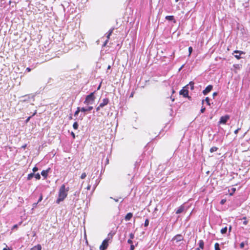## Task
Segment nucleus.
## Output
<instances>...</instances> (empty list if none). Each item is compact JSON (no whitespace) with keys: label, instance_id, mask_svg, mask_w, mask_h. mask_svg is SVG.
I'll list each match as a JSON object with an SVG mask.
<instances>
[{"label":"nucleus","instance_id":"62","mask_svg":"<svg viewBox=\"0 0 250 250\" xmlns=\"http://www.w3.org/2000/svg\"><path fill=\"white\" fill-rule=\"evenodd\" d=\"M90 187H91V186H88L87 187V189H90Z\"/></svg>","mask_w":250,"mask_h":250},{"label":"nucleus","instance_id":"43","mask_svg":"<svg viewBox=\"0 0 250 250\" xmlns=\"http://www.w3.org/2000/svg\"><path fill=\"white\" fill-rule=\"evenodd\" d=\"M135 249V246L133 244L130 245V250H134Z\"/></svg>","mask_w":250,"mask_h":250},{"label":"nucleus","instance_id":"14","mask_svg":"<svg viewBox=\"0 0 250 250\" xmlns=\"http://www.w3.org/2000/svg\"><path fill=\"white\" fill-rule=\"evenodd\" d=\"M194 83L193 82H190L189 84L187 85L185 88H189V86L190 87V89L192 90H193L194 89Z\"/></svg>","mask_w":250,"mask_h":250},{"label":"nucleus","instance_id":"38","mask_svg":"<svg viewBox=\"0 0 250 250\" xmlns=\"http://www.w3.org/2000/svg\"><path fill=\"white\" fill-rule=\"evenodd\" d=\"M192 50L193 49L192 47L190 46L188 47L189 55H190L191 54Z\"/></svg>","mask_w":250,"mask_h":250},{"label":"nucleus","instance_id":"48","mask_svg":"<svg viewBox=\"0 0 250 250\" xmlns=\"http://www.w3.org/2000/svg\"><path fill=\"white\" fill-rule=\"evenodd\" d=\"M240 130V128H238L237 129H236L235 131H234V133L235 134H237L238 132V131Z\"/></svg>","mask_w":250,"mask_h":250},{"label":"nucleus","instance_id":"16","mask_svg":"<svg viewBox=\"0 0 250 250\" xmlns=\"http://www.w3.org/2000/svg\"><path fill=\"white\" fill-rule=\"evenodd\" d=\"M42 246L41 245L38 244L37 246H34L32 248H31L30 250H41Z\"/></svg>","mask_w":250,"mask_h":250},{"label":"nucleus","instance_id":"45","mask_svg":"<svg viewBox=\"0 0 250 250\" xmlns=\"http://www.w3.org/2000/svg\"><path fill=\"white\" fill-rule=\"evenodd\" d=\"M226 200H225V199H222V200H221V202H220V204H221V205H223V204H225V203L226 202Z\"/></svg>","mask_w":250,"mask_h":250},{"label":"nucleus","instance_id":"50","mask_svg":"<svg viewBox=\"0 0 250 250\" xmlns=\"http://www.w3.org/2000/svg\"><path fill=\"white\" fill-rule=\"evenodd\" d=\"M110 199H113L115 202H118L119 201V199H116V198H113L112 197H110Z\"/></svg>","mask_w":250,"mask_h":250},{"label":"nucleus","instance_id":"12","mask_svg":"<svg viewBox=\"0 0 250 250\" xmlns=\"http://www.w3.org/2000/svg\"><path fill=\"white\" fill-rule=\"evenodd\" d=\"M92 109H93V107L92 106H88L87 108L82 107V108H81V112H86V111H91Z\"/></svg>","mask_w":250,"mask_h":250},{"label":"nucleus","instance_id":"1","mask_svg":"<svg viewBox=\"0 0 250 250\" xmlns=\"http://www.w3.org/2000/svg\"><path fill=\"white\" fill-rule=\"evenodd\" d=\"M69 190V187L65 188L64 184H62L60 187L59 191L58 197L56 200V203L59 204L61 202L63 201L67 196V192Z\"/></svg>","mask_w":250,"mask_h":250},{"label":"nucleus","instance_id":"19","mask_svg":"<svg viewBox=\"0 0 250 250\" xmlns=\"http://www.w3.org/2000/svg\"><path fill=\"white\" fill-rule=\"evenodd\" d=\"M36 113H37V111L36 110V111L34 112V113L33 114V115H32V116L28 117L26 119V120L25 121V123H28V122H29V121H30V119L32 118V117H33V116H35V115L36 114Z\"/></svg>","mask_w":250,"mask_h":250},{"label":"nucleus","instance_id":"30","mask_svg":"<svg viewBox=\"0 0 250 250\" xmlns=\"http://www.w3.org/2000/svg\"><path fill=\"white\" fill-rule=\"evenodd\" d=\"M205 101L206 102V103L208 105H210V99L208 97H206Z\"/></svg>","mask_w":250,"mask_h":250},{"label":"nucleus","instance_id":"56","mask_svg":"<svg viewBox=\"0 0 250 250\" xmlns=\"http://www.w3.org/2000/svg\"><path fill=\"white\" fill-rule=\"evenodd\" d=\"M183 67L184 65H182L181 67L179 69V71H180L183 68Z\"/></svg>","mask_w":250,"mask_h":250},{"label":"nucleus","instance_id":"51","mask_svg":"<svg viewBox=\"0 0 250 250\" xmlns=\"http://www.w3.org/2000/svg\"><path fill=\"white\" fill-rule=\"evenodd\" d=\"M84 114L82 115V114L79 116V119H80L81 120H83V117L84 116Z\"/></svg>","mask_w":250,"mask_h":250},{"label":"nucleus","instance_id":"15","mask_svg":"<svg viewBox=\"0 0 250 250\" xmlns=\"http://www.w3.org/2000/svg\"><path fill=\"white\" fill-rule=\"evenodd\" d=\"M184 210V207L183 206H180L176 211V214H180L182 213Z\"/></svg>","mask_w":250,"mask_h":250},{"label":"nucleus","instance_id":"33","mask_svg":"<svg viewBox=\"0 0 250 250\" xmlns=\"http://www.w3.org/2000/svg\"><path fill=\"white\" fill-rule=\"evenodd\" d=\"M114 29V28L110 29L109 30L108 33V34H108V35H109V36H111V34H112V33H113V31Z\"/></svg>","mask_w":250,"mask_h":250},{"label":"nucleus","instance_id":"17","mask_svg":"<svg viewBox=\"0 0 250 250\" xmlns=\"http://www.w3.org/2000/svg\"><path fill=\"white\" fill-rule=\"evenodd\" d=\"M199 248L201 249H204V242L203 240H200L199 241Z\"/></svg>","mask_w":250,"mask_h":250},{"label":"nucleus","instance_id":"7","mask_svg":"<svg viewBox=\"0 0 250 250\" xmlns=\"http://www.w3.org/2000/svg\"><path fill=\"white\" fill-rule=\"evenodd\" d=\"M213 88L212 85H208L206 88L203 91V93L204 95H207Z\"/></svg>","mask_w":250,"mask_h":250},{"label":"nucleus","instance_id":"36","mask_svg":"<svg viewBox=\"0 0 250 250\" xmlns=\"http://www.w3.org/2000/svg\"><path fill=\"white\" fill-rule=\"evenodd\" d=\"M205 110H206L205 107H204L203 106H202V107L200 110L201 113H203L205 111Z\"/></svg>","mask_w":250,"mask_h":250},{"label":"nucleus","instance_id":"63","mask_svg":"<svg viewBox=\"0 0 250 250\" xmlns=\"http://www.w3.org/2000/svg\"><path fill=\"white\" fill-rule=\"evenodd\" d=\"M111 68V66L110 65H108V67H107V69H110Z\"/></svg>","mask_w":250,"mask_h":250},{"label":"nucleus","instance_id":"44","mask_svg":"<svg viewBox=\"0 0 250 250\" xmlns=\"http://www.w3.org/2000/svg\"><path fill=\"white\" fill-rule=\"evenodd\" d=\"M127 243L130 245H132V243H133V241L132 240V239H129L128 240H127Z\"/></svg>","mask_w":250,"mask_h":250},{"label":"nucleus","instance_id":"22","mask_svg":"<svg viewBox=\"0 0 250 250\" xmlns=\"http://www.w3.org/2000/svg\"><path fill=\"white\" fill-rule=\"evenodd\" d=\"M34 176V173H31L28 175L27 180H30Z\"/></svg>","mask_w":250,"mask_h":250},{"label":"nucleus","instance_id":"28","mask_svg":"<svg viewBox=\"0 0 250 250\" xmlns=\"http://www.w3.org/2000/svg\"><path fill=\"white\" fill-rule=\"evenodd\" d=\"M242 220H244V222H243V224L245 225H247L248 223V221L247 220V217L246 216H244L242 218Z\"/></svg>","mask_w":250,"mask_h":250},{"label":"nucleus","instance_id":"58","mask_svg":"<svg viewBox=\"0 0 250 250\" xmlns=\"http://www.w3.org/2000/svg\"><path fill=\"white\" fill-rule=\"evenodd\" d=\"M231 230V226H230L229 227V232H230Z\"/></svg>","mask_w":250,"mask_h":250},{"label":"nucleus","instance_id":"35","mask_svg":"<svg viewBox=\"0 0 250 250\" xmlns=\"http://www.w3.org/2000/svg\"><path fill=\"white\" fill-rule=\"evenodd\" d=\"M113 234H111V233H109L108 234V236L107 238H108L109 241L112 238Z\"/></svg>","mask_w":250,"mask_h":250},{"label":"nucleus","instance_id":"39","mask_svg":"<svg viewBox=\"0 0 250 250\" xmlns=\"http://www.w3.org/2000/svg\"><path fill=\"white\" fill-rule=\"evenodd\" d=\"M32 170L33 171V173H35L38 170V168L37 167H34Z\"/></svg>","mask_w":250,"mask_h":250},{"label":"nucleus","instance_id":"64","mask_svg":"<svg viewBox=\"0 0 250 250\" xmlns=\"http://www.w3.org/2000/svg\"><path fill=\"white\" fill-rule=\"evenodd\" d=\"M195 250H200V248H197L195 249Z\"/></svg>","mask_w":250,"mask_h":250},{"label":"nucleus","instance_id":"4","mask_svg":"<svg viewBox=\"0 0 250 250\" xmlns=\"http://www.w3.org/2000/svg\"><path fill=\"white\" fill-rule=\"evenodd\" d=\"M184 240V237L181 234H177L175 236H174L171 239V241H175L176 243H178L181 241H183Z\"/></svg>","mask_w":250,"mask_h":250},{"label":"nucleus","instance_id":"37","mask_svg":"<svg viewBox=\"0 0 250 250\" xmlns=\"http://www.w3.org/2000/svg\"><path fill=\"white\" fill-rule=\"evenodd\" d=\"M129 239H133L134 238V234L133 233H130L129 234Z\"/></svg>","mask_w":250,"mask_h":250},{"label":"nucleus","instance_id":"40","mask_svg":"<svg viewBox=\"0 0 250 250\" xmlns=\"http://www.w3.org/2000/svg\"><path fill=\"white\" fill-rule=\"evenodd\" d=\"M244 246H245V243L244 242L241 243L240 244V247L241 249L244 248Z\"/></svg>","mask_w":250,"mask_h":250},{"label":"nucleus","instance_id":"52","mask_svg":"<svg viewBox=\"0 0 250 250\" xmlns=\"http://www.w3.org/2000/svg\"><path fill=\"white\" fill-rule=\"evenodd\" d=\"M101 108H103V107H100V105H99L98 107H97V108H96V111H99Z\"/></svg>","mask_w":250,"mask_h":250},{"label":"nucleus","instance_id":"11","mask_svg":"<svg viewBox=\"0 0 250 250\" xmlns=\"http://www.w3.org/2000/svg\"><path fill=\"white\" fill-rule=\"evenodd\" d=\"M165 19L168 21H173V23H175L176 22L173 16H167L165 17Z\"/></svg>","mask_w":250,"mask_h":250},{"label":"nucleus","instance_id":"41","mask_svg":"<svg viewBox=\"0 0 250 250\" xmlns=\"http://www.w3.org/2000/svg\"><path fill=\"white\" fill-rule=\"evenodd\" d=\"M42 200V195L41 194L40 195L39 199H38V201L37 202L39 203V202H41Z\"/></svg>","mask_w":250,"mask_h":250},{"label":"nucleus","instance_id":"54","mask_svg":"<svg viewBox=\"0 0 250 250\" xmlns=\"http://www.w3.org/2000/svg\"><path fill=\"white\" fill-rule=\"evenodd\" d=\"M108 42V40L107 39L104 42V44H103V46H105L107 42Z\"/></svg>","mask_w":250,"mask_h":250},{"label":"nucleus","instance_id":"60","mask_svg":"<svg viewBox=\"0 0 250 250\" xmlns=\"http://www.w3.org/2000/svg\"><path fill=\"white\" fill-rule=\"evenodd\" d=\"M110 36H109V35H108V34L107 35L106 37H107V39L108 40L109 39Z\"/></svg>","mask_w":250,"mask_h":250},{"label":"nucleus","instance_id":"26","mask_svg":"<svg viewBox=\"0 0 250 250\" xmlns=\"http://www.w3.org/2000/svg\"><path fill=\"white\" fill-rule=\"evenodd\" d=\"M21 222H20L19 223V224H16V225H14L13 227H12V230H14L15 229H17L18 228V227L19 225H21Z\"/></svg>","mask_w":250,"mask_h":250},{"label":"nucleus","instance_id":"34","mask_svg":"<svg viewBox=\"0 0 250 250\" xmlns=\"http://www.w3.org/2000/svg\"><path fill=\"white\" fill-rule=\"evenodd\" d=\"M114 29V28L110 29L109 30L108 33V34H108V35H109V36H111V34H112V33H113V31Z\"/></svg>","mask_w":250,"mask_h":250},{"label":"nucleus","instance_id":"23","mask_svg":"<svg viewBox=\"0 0 250 250\" xmlns=\"http://www.w3.org/2000/svg\"><path fill=\"white\" fill-rule=\"evenodd\" d=\"M218 147H216V146H213L212 147L210 148V152L212 153L213 152H215L216 151H217L218 150Z\"/></svg>","mask_w":250,"mask_h":250},{"label":"nucleus","instance_id":"9","mask_svg":"<svg viewBox=\"0 0 250 250\" xmlns=\"http://www.w3.org/2000/svg\"><path fill=\"white\" fill-rule=\"evenodd\" d=\"M180 94L186 98L188 96V91L187 89H183L180 91Z\"/></svg>","mask_w":250,"mask_h":250},{"label":"nucleus","instance_id":"29","mask_svg":"<svg viewBox=\"0 0 250 250\" xmlns=\"http://www.w3.org/2000/svg\"><path fill=\"white\" fill-rule=\"evenodd\" d=\"M149 220L148 219H146L144 223V227H147L149 225Z\"/></svg>","mask_w":250,"mask_h":250},{"label":"nucleus","instance_id":"21","mask_svg":"<svg viewBox=\"0 0 250 250\" xmlns=\"http://www.w3.org/2000/svg\"><path fill=\"white\" fill-rule=\"evenodd\" d=\"M80 111H81V107H78L77 108L76 111L74 113V116H77Z\"/></svg>","mask_w":250,"mask_h":250},{"label":"nucleus","instance_id":"47","mask_svg":"<svg viewBox=\"0 0 250 250\" xmlns=\"http://www.w3.org/2000/svg\"><path fill=\"white\" fill-rule=\"evenodd\" d=\"M218 95V93L217 92H215L213 93L212 96L213 98H214L215 96H216Z\"/></svg>","mask_w":250,"mask_h":250},{"label":"nucleus","instance_id":"8","mask_svg":"<svg viewBox=\"0 0 250 250\" xmlns=\"http://www.w3.org/2000/svg\"><path fill=\"white\" fill-rule=\"evenodd\" d=\"M109 102V100L108 98H105L103 99L102 102L100 104V107H104L105 105H107Z\"/></svg>","mask_w":250,"mask_h":250},{"label":"nucleus","instance_id":"46","mask_svg":"<svg viewBox=\"0 0 250 250\" xmlns=\"http://www.w3.org/2000/svg\"><path fill=\"white\" fill-rule=\"evenodd\" d=\"M38 204V202H37V203H35L33 204V205H32V206H33V209L34 208H36V207H37V206Z\"/></svg>","mask_w":250,"mask_h":250},{"label":"nucleus","instance_id":"25","mask_svg":"<svg viewBox=\"0 0 250 250\" xmlns=\"http://www.w3.org/2000/svg\"><path fill=\"white\" fill-rule=\"evenodd\" d=\"M215 250H220V245L218 243H216L214 245Z\"/></svg>","mask_w":250,"mask_h":250},{"label":"nucleus","instance_id":"49","mask_svg":"<svg viewBox=\"0 0 250 250\" xmlns=\"http://www.w3.org/2000/svg\"><path fill=\"white\" fill-rule=\"evenodd\" d=\"M71 135L72 136L73 139L75 138V134L73 132H71Z\"/></svg>","mask_w":250,"mask_h":250},{"label":"nucleus","instance_id":"10","mask_svg":"<svg viewBox=\"0 0 250 250\" xmlns=\"http://www.w3.org/2000/svg\"><path fill=\"white\" fill-rule=\"evenodd\" d=\"M50 170V168H47L46 170H43L41 172V175L44 178H46L48 175V173Z\"/></svg>","mask_w":250,"mask_h":250},{"label":"nucleus","instance_id":"3","mask_svg":"<svg viewBox=\"0 0 250 250\" xmlns=\"http://www.w3.org/2000/svg\"><path fill=\"white\" fill-rule=\"evenodd\" d=\"M108 238L105 239L102 242V245L100 247V250H105L107 249L108 246Z\"/></svg>","mask_w":250,"mask_h":250},{"label":"nucleus","instance_id":"53","mask_svg":"<svg viewBox=\"0 0 250 250\" xmlns=\"http://www.w3.org/2000/svg\"><path fill=\"white\" fill-rule=\"evenodd\" d=\"M31 70V69L29 67H27L26 69V71L30 72Z\"/></svg>","mask_w":250,"mask_h":250},{"label":"nucleus","instance_id":"5","mask_svg":"<svg viewBox=\"0 0 250 250\" xmlns=\"http://www.w3.org/2000/svg\"><path fill=\"white\" fill-rule=\"evenodd\" d=\"M229 118V116L227 115L224 116H222L220 119L219 123V124H225L227 122Z\"/></svg>","mask_w":250,"mask_h":250},{"label":"nucleus","instance_id":"57","mask_svg":"<svg viewBox=\"0 0 250 250\" xmlns=\"http://www.w3.org/2000/svg\"><path fill=\"white\" fill-rule=\"evenodd\" d=\"M26 147V145H24L23 146H22V148H25Z\"/></svg>","mask_w":250,"mask_h":250},{"label":"nucleus","instance_id":"61","mask_svg":"<svg viewBox=\"0 0 250 250\" xmlns=\"http://www.w3.org/2000/svg\"><path fill=\"white\" fill-rule=\"evenodd\" d=\"M133 93H131L130 95V97H133Z\"/></svg>","mask_w":250,"mask_h":250},{"label":"nucleus","instance_id":"6","mask_svg":"<svg viewBox=\"0 0 250 250\" xmlns=\"http://www.w3.org/2000/svg\"><path fill=\"white\" fill-rule=\"evenodd\" d=\"M239 54V55L236 54L234 55V57L238 60H239L241 58V55L245 54V53L242 51L236 50L233 51V54Z\"/></svg>","mask_w":250,"mask_h":250},{"label":"nucleus","instance_id":"20","mask_svg":"<svg viewBox=\"0 0 250 250\" xmlns=\"http://www.w3.org/2000/svg\"><path fill=\"white\" fill-rule=\"evenodd\" d=\"M227 230H228V228L227 227H225L223 228H222L221 229V233L223 234H226L227 233Z\"/></svg>","mask_w":250,"mask_h":250},{"label":"nucleus","instance_id":"2","mask_svg":"<svg viewBox=\"0 0 250 250\" xmlns=\"http://www.w3.org/2000/svg\"><path fill=\"white\" fill-rule=\"evenodd\" d=\"M94 93V92H91L89 95H87L83 103L87 105L93 104L95 99Z\"/></svg>","mask_w":250,"mask_h":250},{"label":"nucleus","instance_id":"27","mask_svg":"<svg viewBox=\"0 0 250 250\" xmlns=\"http://www.w3.org/2000/svg\"><path fill=\"white\" fill-rule=\"evenodd\" d=\"M34 176H35V178L37 180H40L41 179V175H40V173H36V174L34 173Z\"/></svg>","mask_w":250,"mask_h":250},{"label":"nucleus","instance_id":"59","mask_svg":"<svg viewBox=\"0 0 250 250\" xmlns=\"http://www.w3.org/2000/svg\"><path fill=\"white\" fill-rule=\"evenodd\" d=\"M3 250H10L9 248H4V249H3Z\"/></svg>","mask_w":250,"mask_h":250},{"label":"nucleus","instance_id":"18","mask_svg":"<svg viewBox=\"0 0 250 250\" xmlns=\"http://www.w3.org/2000/svg\"><path fill=\"white\" fill-rule=\"evenodd\" d=\"M23 99L22 100H21V101L22 102H27L29 99V97L28 96L25 95L23 96L22 97Z\"/></svg>","mask_w":250,"mask_h":250},{"label":"nucleus","instance_id":"24","mask_svg":"<svg viewBox=\"0 0 250 250\" xmlns=\"http://www.w3.org/2000/svg\"><path fill=\"white\" fill-rule=\"evenodd\" d=\"M78 127H79V125H78V124L77 123V122H75L74 123L73 125V127L74 129H77L78 128Z\"/></svg>","mask_w":250,"mask_h":250},{"label":"nucleus","instance_id":"32","mask_svg":"<svg viewBox=\"0 0 250 250\" xmlns=\"http://www.w3.org/2000/svg\"><path fill=\"white\" fill-rule=\"evenodd\" d=\"M86 173L85 172H83L81 175V179H83L86 177Z\"/></svg>","mask_w":250,"mask_h":250},{"label":"nucleus","instance_id":"31","mask_svg":"<svg viewBox=\"0 0 250 250\" xmlns=\"http://www.w3.org/2000/svg\"><path fill=\"white\" fill-rule=\"evenodd\" d=\"M231 190L232 191L231 192H230L229 193V195L230 196H232L233 195V194L234 193V192H235L236 191V188H232L231 189Z\"/></svg>","mask_w":250,"mask_h":250},{"label":"nucleus","instance_id":"55","mask_svg":"<svg viewBox=\"0 0 250 250\" xmlns=\"http://www.w3.org/2000/svg\"><path fill=\"white\" fill-rule=\"evenodd\" d=\"M73 118H72V115L71 114H70L69 115V120H72Z\"/></svg>","mask_w":250,"mask_h":250},{"label":"nucleus","instance_id":"13","mask_svg":"<svg viewBox=\"0 0 250 250\" xmlns=\"http://www.w3.org/2000/svg\"><path fill=\"white\" fill-rule=\"evenodd\" d=\"M132 216H133V214L131 212H129V213H127L126 215H125V221H129L131 219Z\"/></svg>","mask_w":250,"mask_h":250},{"label":"nucleus","instance_id":"42","mask_svg":"<svg viewBox=\"0 0 250 250\" xmlns=\"http://www.w3.org/2000/svg\"><path fill=\"white\" fill-rule=\"evenodd\" d=\"M233 67L236 69H239L240 66H239V64H234L233 65Z\"/></svg>","mask_w":250,"mask_h":250}]
</instances>
